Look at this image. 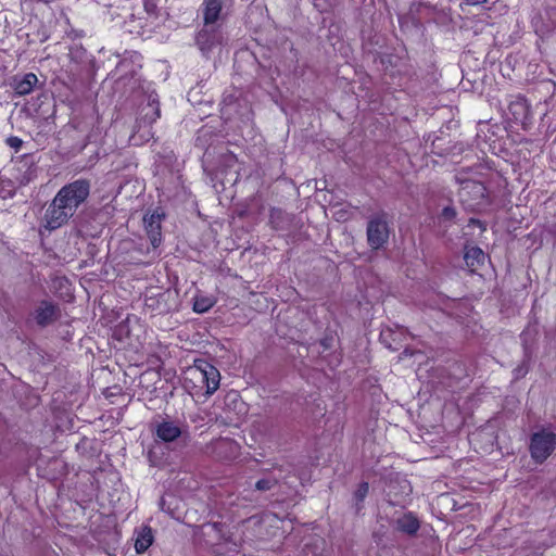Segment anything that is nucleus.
I'll list each match as a JSON object with an SVG mask.
<instances>
[{"label":"nucleus","mask_w":556,"mask_h":556,"mask_svg":"<svg viewBox=\"0 0 556 556\" xmlns=\"http://www.w3.org/2000/svg\"><path fill=\"white\" fill-rule=\"evenodd\" d=\"M90 185L87 180L78 179L62 187L55 194L54 199L61 203L71 213L75 214L76 210L88 198Z\"/></svg>","instance_id":"nucleus-1"},{"label":"nucleus","mask_w":556,"mask_h":556,"mask_svg":"<svg viewBox=\"0 0 556 556\" xmlns=\"http://www.w3.org/2000/svg\"><path fill=\"white\" fill-rule=\"evenodd\" d=\"M488 0H465V3L467 5H478V4H482V3H485Z\"/></svg>","instance_id":"nucleus-22"},{"label":"nucleus","mask_w":556,"mask_h":556,"mask_svg":"<svg viewBox=\"0 0 556 556\" xmlns=\"http://www.w3.org/2000/svg\"><path fill=\"white\" fill-rule=\"evenodd\" d=\"M224 36L219 26L204 24L197 36V45L203 54H208L215 47L223 43Z\"/></svg>","instance_id":"nucleus-5"},{"label":"nucleus","mask_w":556,"mask_h":556,"mask_svg":"<svg viewBox=\"0 0 556 556\" xmlns=\"http://www.w3.org/2000/svg\"><path fill=\"white\" fill-rule=\"evenodd\" d=\"M464 258L467 267L471 271H476L484 264L486 255L478 247H467Z\"/></svg>","instance_id":"nucleus-11"},{"label":"nucleus","mask_w":556,"mask_h":556,"mask_svg":"<svg viewBox=\"0 0 556 556\" xmlns=\"http://www.w3.org/2000/svg\"><path fill=\"white\" fill-rule=\"evenodd\" d=\"M215 303L216 300L214 296L203 294L197 295L193 302V311L199 314L205 313L213 307Z\"/></svg>","instance_id":"nucleus-16"},{"label":"nucleus","mask_w":556,"mask_h":556,"mask_svg":"<svg viewBox=\"0 0 556 556\" xmlns=\"http://www.w3.org/2000/svg\"><path fill=\"white\" fill-rule=\"evenodd\" d=\"M367 238L371 248H380L388 239L387 222L380 217H374L369 220L367 227Z\"/></svg>","instance_id":"nucleus-7"},{"label":"nucleus","mask_w":556,"mask_h":556,"mask_svg":"<svg viewBox=\"0 0 556 556\" xmlns=\"http://www.w3.org/2000/svg\"><path fill=\"white\" fill-rule=\"evenodd\" d=\"M186 375L187 379L205 384L207 395H212L219 388L220 374L218 369L204 359L195 361L187 369Z\"/></svg>","instance_id":"nucleus-2"},{"label":"nucleus","mask_w":556,"mask_h":556,"mask_svg":"<svg viewBox=\"0 0 556 556\" xmlns=\"http://www.w3.org/2000/svg\"><path fill=\"white\" fill-rule=\"evenodd\" d=\"M55 316V306L49 302H42L36 309V320L40 325L50 323Z\"/></svg>","instance_id":"nucleus-14"},{"label":"nucleus","mask_w":556,"mask_h":556,"mask_svg":"<svg viewBox=\"0 0 556 556\" xmlns=\"http://www.w3.org/2000/svg\"><path fill=\"white\" fill-rule=\"evenodd\" d=\"M73 215L65 206L58 203V200L53 199L45 213L41 229L55 230L66 224Z\"/></svg>","instance_id":"nucleus-4"},{"label":"nucleus","mask_w":556,"mask_h":556,"mask_svg":"<svg viewBox=\"0 0 556 556\" xmlns=\"http://www.w3.org/2000/svg\"><path fill=\"white\" fill-rule=\"evenodd\" d=\"M153 542L152 530L149 527L141 528L136 538L135 548L137 553L146 552Z\"/></svg>","instance_id":"nucleus-13"},{"label":"nucleus","mask_w":556,"mask_h":556,"mask_svg":"<svg viewBox=\"0 0 556 556\" xmlns=\"http://www.w3.org/2000/svg\"><path fill=\"white\" fill-rule=\"evenodd\" d=\"M164 214L155 211L143 218L144 227L150 241L154 248L159 247L162 241L161 223Z\"/></svg>","instance_id":"nucleus-8"},{"label":"nucleus","mask_w":556,"mask_h":556,"mask_svg":"<svg viewBox=\"0 0 556 556\" xmlns=\"http://www.w3.org/2000/svg\"><path fill=\"white\" fill-rule=\"evenodd\" d=\"M397 528L408 534L417 532L419 529V521L412 514H406L397 519Z\"/></svg>","instance_id":"nucleus-15"},{"label":"nucleus","mask_w":556,"mask_h":556,"mask_svg":"<svg viewBox=\"0 0 556 556\" xmlns=\"http://www.w3.org/2000/svg\"><path fill=\"white\" fill-rule=\"evenodd\" d=\"M225 0H204L203 2V18L204 24H216L220 16L222 9Z\"/></svg>","instance_id":"nucleus-10"},{"label":"nucleus","mask_w":556,"mask_h":556,"mask_svg":"<svg viewBox=\"0 0 556 556\" xmlns=\"http://www.w3.org/2000/svg\"><path fill=\"white\" fill-rule=\"evenodd\" d=\"M556 447V434L543 429L532 434L530 441V453L538 463L546 460Z\"/></svg>","instance_id":"nucleus-3"},{"label":"nucleus","mask_w":556,"mask_h":556,"mask_svg":"<svg viewBox=\"0 0 556 556\" xmlns=\"http://www.w3.org/2000/svg\"><path fill=\"white\" fill-rule=\"evenodd\" d=\"M484 193L485 187L481 182L475 180L464 182L459 190L460 200L468 203L471 207L482 204Z\"/></svg>","instance_id":"nucleus-6"},{"label":"nucleus","mask_w":556,"mask_h":556,"mask_svg":"<svg viewBox=\"0 0 556 556\" xmlns=\"http://www.w3.org/2000/svg\"><path fill=\"white\" fill-rule=\"evenodd\" d=\"M331 212H332L333 217L338 222H345L346 219H349V217L351 215L350 211H346V210H343V208H339V207H336V206H333L331 208Z\"/></svg>","instance_id":"nucleus-18"},{"label":"nucleus","mask_w":556,"mask_h":556,"mask_svg":"<svg viewBox=\"0 0 556 556\" xmlns=\"http://www.w3.org/2000/svg\"><path fill=\"white\" fill-rule=\"evenodd\" d=\"M256 489L258 490H267L269 489V481L267 480H260L256 482Z\"/></svg>","instance_id":"nucleus-21"},{"label":"nucleus","mask_w":556,"mask_h":556,"mask_svg":"<svg viewBox=\"0 0 556 556\" xmlns=\"http://www.w3.org/2000/svg\"><path fill=\"white\" fill-rule=\"evenodd\" d=\"M155 434L163 442H173L182 434V430L176 422L165 420L156 426Z\"/></svg>","instance_id":"nucleus-9"},{"label":"nucleus","mask_w":556,"mask_h":556,"mask_svg":"<svg viewBox=\"0 0 556 556\" xmlns=\"http://www.w3.org/2000/svg\"><path fill=\"white\" fill-rule=\"evenodd\" d=\"M38 78L34 73L24 75L14 84V90L20 96L28 94L33 91L34 86L37 84Z\"/></svg>","instance_id":"nucleus-12"},{"label":"nucleus","mask_w":556,"mask_h":556,"mask_svg":"<svg viewBox=\"0 0 556 556\" xmlns=\"http://www.w3.org/2000/svg\"><path fill=\"white\" fill-rule=\"evenodd\" d=\"M368 490H369L368 483L364 482V483L359 484V486L357 488V490L354 493V497L356 498V501H359V502L363 501L366 497Z\"/></svg>","instance_id":"nucleus-19"},{"label":"nucleus","mask_w":556,"mask_h":556,"mask_svg":"<svg viewBox=\"0 0 556 556\" xmlns=\"http://www.w3.org/2000/svg\"><path fill=\"white\" fill-rule=\"evenodd\" d=\"M456 216V212L453 207L451 206H446L443 208L440 217H439V222L440 223H448V222H452Z\"/></svg>","instance_id":"nucleus-17"},{"label":"nucleus","mask_w":556,"mask_h":556,"mask_svg":"<svg viewBox=\"0 0 556 556\" xmlns=\"http://www.w3.org/2000/svg\"><path fill=\"white\" fill-rule=\"evenodd\" d=\"M7 143L13 148L15 151H18L23 144V141L22 139H20L18 137H9L7 139Z\"/></svg>","instance_id":"nucleus-20"}]
</instances>
